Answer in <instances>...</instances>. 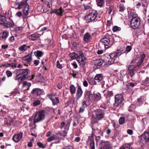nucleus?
<instances>
[{
	"label": "nucleus",
	"instance_id": "nucleus-1",
	"mask_svg": "<svg viewBox=\"0 0 149 149\" xmlns=\"http://www.w3.org/2000/svg\"><path fill=\"white\" fill-rule=\"evenodd\" d=\"M146 55L144 53L140 54V58L141 59L136 63V65H130L128 67V73L130 74L131 78L132 79L134 75V72L139 68L141 64L143 62L144 58H145Z\"/></svg>",
	"mask_w": 149,
	"mask_h": 149
},
{
	"label": "nucleus",
	"instance_id": "nucleus-2",
	"mask_svg": "<svg viewBox=\"0 0 149 149\" xmlns=\"http://www.w3.org/2000/svg\"><path fill=\"white\" fill-rule=\"evenodd\" d=\"M45 111L44 110L40 109L36 113L34 118L33 124L39 122L45 119Z\"/></svg>",
	"mask_w": 149,
	"mask_h": 149
},
{
	"label": "nucleus",
	"instance_id": "nucleus-3",
	"mask_svg": "<svg viewBox=\"0 0 149 149\" xmlns=\"http://www.w3.org/2000/svg\"><path fill=\"white\" fill-rule=\"evenodd\" d=\"M31 95L34 97L39 99L42 95H43L44 93L42 89L40 88H36L32 89L31 91Z\"/></svg>",
	"mask_w": 149,
	"mask_h": 149
},
{
	"label": "nucleus",
	"instance_id": "nucleus-4",
	"mask_svg": "<svg viewBox=\"0 0 149 149\" xmlns=\"http://www.w3.org/2000/svg\"><path fill=\"white\" fill-rule=\"evenodd\" d=\"M141 21L138 17H132L130 21V25L133 29H136L139 27Z\"/></svg>",
	"mask_w": 149,
	"mask_h": 149
},
{
	"label": "nucleus",
	"instance_id": "nucleus-5",
	"mask_svg": "<svg viewBox=\"0 0 149 149\" xmlns=\"http://www.w3.org/2000/svg\"><path fill=\"white\" fill-rule=\"evenodd\" d=\"M95 113L96 118L98 120H102L105 117V113L104 110L101 109H97L94 111Z\"/></svg>",
	"mask_w": 149,
	"mask_h": 149
},
{
	"label": "nucleus",
	"instance_id": "nucleus-6",
	"mask_svg": "<svg viewBox=\"0 0 149 149\" xmlns=\"http://www.w3.org/2000/svg\"><path fill=\"white\" fill-rule=\"evenodd\" d=\"M30 72L29 70L28 69L16 70V75L17 76L21 75V76H23V77H27V75Z\"/></svg>",
	"mask_w": 149,
	"mask_h": 149
},
{
	"label": "nucleus",
	"instance_id": "nucleus-7",
	"mask_svg": "<svg viewBox=\"0 0 149 149\" xmlns=\"http://www.w3.org/2000/svg\"><path fill=\"white\" fill-rule=\"evenodd\" d=\"M115 103L113 104V106L118 107L121 104L123 100V95L121 94H117L115 96Z\"/></svg>",
	"mask_w": 149,
	"mask_h": 149
},
{
	"label": "nucleus",
	"instance_id": "nucleus-8",
	"mask_svg": "<svg viewBox=\"0 0 149 149\" xmlns=\"http://www.w3.org/2000/svg\"><path fill=\"white\" fill-rule=\"evenodd\" d=\"M100 149H111L112 145L109 141L102 140L100 142Z\"/></svg>",
	"mask_w": 149,
	"mask_h": 149
},
{
	"label": "nucleus",
	"instance_id": "nucleus-9",
	"mask_svg": "<svg viewBox=\"0 0 149 149\" xmlns=\"http://www.w3.org/2000/svg\"><path fill=\"white\" fill-rule=\"evenodd\" d=\"M94 135V134L92 132L91 136L88 137V139L86 141L87 144H89L90 149H95V143L93 138Z\"/></svg>",
	"mask_w": 149,
	"mask_h": 149
},
{
	"label": "nucleus",
	"instance_id": "nucleus-10",
	"mask_svg": "<svg viewBox=\"0 0 149 149\" xmlns=\"http://www.w3.org/2000/svg\"><path fill=\"white\" fill-rule=\"evenodd\" d=\"M110 38H102L100 40V42L104 43L105 48L107 49L110 47L113 43L112 41L110 40Z\"/></svg>",
	"mask_w": 149,
	"mask_h": 149
},
{
	"label": "nucleus",
	"instance_id": "nucleus-11",
	"mask_svg": "<svg viewBox=\"0 0 149 149\" xmlns=\"http://www.w3.org/2000/svg\"><path fill=\"white\" fill-rule=\"evenodd\" d=\"M47 96H48V98L52 101L53 105H55L59 103L58 97H56L54 94L51 93L50 94H48L47 95Z\"/></svg>",
	"mask_w": 149,
	"mask_h": 149
},
{
	"label": "nucleus",
	"instance_id": "nucleus-12",
	"mask_svg": "<svg viewBox=\"0 0 149 149\" xmlns=\"http://www.w3.org/2000/svg\"><path fill=\"white\" fill-rule=\"evenodd\" d=\"M97 13L96 11L94 10L92 12L85 17V18L88 20H94L96 18Z\"/></svg>",
	"mask_w": 149,
	"mask_h": 149
},
{
	"label": "nucleus",
	"instance_id": "nucleus-13",
	"mask_svg": "<svg viewBox=\"0 0 149 149\" xmlns=\"http://www.w3.org/2000/svg\"><path fill=\"white\" fill-rule=\"evenodd\" d=\"M22 133L20 132L14 135L12 138V140L16 143L19 142L22 139Z\"/></svg>",
	"mask_w": 149,
	"mask_h": 149
},
{
	"label": "nucleus",
	"instance_id": "nucleus-14",
	"mask_svg": "<svg viewBox=\"0 0 149 149\" xmlns=\"http://www.w3.org/2000/svg\"><path fill=\"white\" fill-rule=\"evenodd\" d=\"M27 0H23L19 3L16 2L15 5V7L16 9H20L26 6L27 4Z\"/></svg>",
	"mask_w": 149,
	"mask_h": 149
},
{
	"label": "nucleus",
	"instance_id": "nucleus-15",
	"mask_svg": "<svg viewBox=\"0 0 149 149\" xmlns=\"http://www.w3.org/2000/svg\"><path fill=\"white\" fill-rule=\"evenodd\" d=\"M103 75L102 73L97 74L94 77V79L95 80L94 84L96 85L97 82H100L103 80Z\"/></svg>",
	"mask_w": 149,
	"mask_h": 149
},
{
	"label": "nucleus",
	"instance_id": "nucleus-16",
	"mask_svg": "<svg viewBox=\"0 0 149 149\" xmlns=\"http://www.w3.org/2000/svg\"><path fill=\"white\" fill-rule=\"evenodd\" d=\"M85 98L87 100L88 102H90L93 96V94H92L91 91H86L84 95Z\"/></svg>",
	"mask_w": 149,
	"mask_h": 149
},
{
	"label": "nucleus",
	"instance_id": "nucleus-17",
	"mask_svg": "<svg viewBox=\"0 0 149 149\" xmlns=\"http://www.w3.org/2000/svg\"><path fill=\"white\" fill-rule=\"evenodd\" d=\"M83 94V91L81 86H78L77 89V93H76V99L77 100L79 99L82 96Z\"/></svg>",
	"mask_w": 149,
	"mask_h": 149
},
{
	"label": "nucleus",
	"instance_id": "nucleus-18",
	"mask_svg": "<svg viewBox=\"0 0 149 149\" xmlns=\"http://www.w3.org/2000/svg\"><path fill=\"white\" fill-rule=\"evenodd\" d=\"M103 61L102 60L97 59L94 61V65L96 67V68L98 69L100 68L103 64Z\"/></svg>",
	"mask_w": 149,
	"mask_h": 149
},
{
	"label": "nucleus",
	"instance_id": "nucleus-19",
	"mask_svg": "<svg viewBox=\"0 0 149 149\" xmlns=\"http://www.w3.org/2000/svg\"><path fill=\"white\" fill-rule=\"evenodd\" d=\"M23 60L28 64H30V61L32 60V54H29L23 57Z\"/></svg>",
	"mask_w": 149,
	"mask_h": 149
},
{
	"label": "nucleus",
	"instance_id": "nucleus-20",
	"mask_svg": "<svg viewBox=\"0 0 149 149\" xmlns=\"http://www.w3.org/2000/svg\"><path fill=\"white\" fill-rule=\"evenodd\" d=\"M141 140H143L145 142L149 140V133L145 132L141 136Z\"/></svg>",
	"mask_w": 149,
	"mask_h": 149
},
{
	"label": "nucleus",
	"instance_id": "nucleus-21",
	"mask_svg": "<svg viewBox=\"0 0 149 149\" xmlns=\"http://www.w3.org/2000/svg\"><path fill=\"white\" fill-rule=\"evenodd\" d=\"M120 55V54H118L116 53H112L109 54L110 58L113 61V62H115V60L118 58V56Z\"/></svg>",
	"mask_w": 149,
	"mask_h": 149
},
{
	"label": "nucleus",
	"instance_id": "nucleus-22",
	"mask_svg": "<svg viewBox=\"0 0 149 149\" xmlns=\"http://www.w3.org/2000/svg\"><path fill=\"white\" fill-rule=\"evenodd\" d=\"M131 143L124 144L119 149H133L131 146Z\"/></svg>",
	"mask_w": 149,
	"mask_h": 149
},
{
	"label": "nucleus",
	"instance_id": "nucleus-23",
	"mask_svg": "<svg viewBox=\"0 0 149 149\" xmlns=\"http://www.w3.org/2000/svg\"><path fill=\"white\" fill-rule=\"evenodd\" d=\"M53 13L61 15L63 13L62 9L61 8H60L58 9H54L51 13L52 14Z\"/></svg>",
	"mask_w": 149,
	"mask_h": 149
},
{
	"label": "nucleus",
	"instance_id": "nucleus-24",
	"mask_svg": "<svg viewBox=\"0 0 149 149\" xmlns=\"http://www.w3.org/2000/svg\"><path fill=\"white\" fill-rule=\"evenodd\" d=\"M19 76L16 75L15 77V80L18 81V82H19L20 83L22 81L26 79L27 78V77H23V76H22L20 77H19Z\"/></svg>",
	"mask_w": 149,
	"mask_h": 149
},
{
	"label": "nucleus",
	"instance_id": "nucleus-25",
	"mask_svg": "<svg viewBox=\"0 0 149 149\" xmlns=\"http://www.w3.org/2000/svg\"><path fill=\"white\" fill-rule=\"evenodd\" d=\"M5 26L7 27H13L14 25V24L12 21H8L6 23H4Z\"/></svg>",
	"mask_w": 149,
	"mask_h": 149
},
{
	"label": "nucleus",
	"instance_id": "nucleus-26",
	"mask_svg": "<svg viewBox=\"0 0 149 149\" xmlns=\"http://www.w3.org/2000/svg\"><path fill=\"white\" fill-rule=\"evenodd\" d=\"M141 84L145 86H148L149 85V78L147 77L145 80L141 81Z\"/></svg>",
	"mask_w": 149,
	"mask_h": 149
},
{
	"label": "nucleus",
	"instance_id": "nucleus-27",
	"mask_svg": "<svg viewBox=\"0 0 149 149\" xmlns=\"http://www.w3.org/2000/svg\"><path fill=\"white\" fill-rule=\"evenodd\" d=\"M141 121L144 124H147L149 122V112L147 113V116L142 119Z\"/></svg>",
	"mask_w": 149,
	"mask_h": 149
},
{
	"label": "nucleus",
	"instance_id": "nucleus-28",
	"mask_svg": "<svg viewBox=\"0 0 149 149\" xmlns=\"http://www.w3.org/2000/svg\"><path fill=\"white\" fill-rule=\"evenodd\" d=\"M136 83H128L126 85V90L129 89L131 88H133L136 85Z\"/></svg>",
	"mask_w": 149,
	"mask_h": 149
},
{
	"label": "nucleus",
	"instance_id": "nucleus-29",
	"mask_svg": "<svg viewBox=\"0 0 149 149\" xmlns=\"http://www.w3.org/2000/svg\"><path fill=\"white\" fill-rule=\"evenodd\" d=\"M125 51H124V49L122 48H120L117 49L116 52H113L114 53H115L118 54H121L123 53H125Z\"/></svg>",
	"mask_w": 149,
	"mask_h": 149
},
{
	"label": "nucleus",
	"instance_id": "nucleus-30",
	"mask_svg": "<svg viewBox=\"0 0 149 149\" xmlns=\"http://www.w3.org/2000/svg\"><path fill=\"white\" fill-rule=\"evenodd\" d=\"M69 88H70V94L73 95L75 93V88L73 85H71L69 87Z\"/></svg>",
	"mask_w": 149,
	"mask_h": 149
},
{
	"label": "nucleus",
	"instance_id": "nucleus-31",
	"mask_svg": "<svg viewBox=\"0 0 149 149\" xmlns=\"http://www.w3.org/2000/svg\"><path fill=\"white\" fill-rule=\"evenodd\" d=\"M97 118H96L95 117L93 116L91 118V125H92V127L94 125L96 124L97 123ZM93 128V127H92Z\"/></svg>",
	"mask_w": 149,
	"mask_h": 149
},
{
	"label": "nucleus",
	"instance_id": "nucleus-32",
	"mask_svg": "<svg viewBox=\"0 0 149 149\" xmlns=\"http://www.w3.org/2000/svg\"><path fill=\"white\" fill-rule=\"evenodd\" d=\"M70 56L72 60L76 58L78 59V58H79L78 54H77L74 52L70 53Z\"/></svg>",
	"mask_w": 149,
	"mask_h": 149
},
{
	"label": "nucleus",
	"instance_id": "nucleus-33",
	"mask_svg": "<svg viewBox=\"0 0 149 149\" xmlns=\"http://www.w3.org/2000/svg\"><path fill=\"white\" fill-rule=\"evenodd\" d=\"M57 139V136L56 135H54L52 136H51L49 137L48 139H47V141L48 142H50L54 140H56Z\"/></svg>",
	"mask_w": 149,
	"mask_h": 149
},
{
	"label": "nucleus",
	"instance_id": "nucleus-34",
	"mask_svg": "<svg viewBox=\"0 0 149 149\" xmlns=\"http://www.w3.org/2000/svg\"><path fill=\"white\" fill-rule=\"evenodd\" d=\"M8 33L7 31L0 33V37H7L8 36Z\"/></svg>",
	"mask_w": 149,
	"mask_h": 149
},
{
	"label": "nucleus",
	"instance_id": "nucleus-35",
	"mask_svg": "<svg viewBox=\"0 0 149 149\" xmlns=\"http://www.w3.org/2000/svg\"><path fill=\"white\" fill-rule=\"evenodd\" d=\"M35 55L38 58L40 57L43 55L42 52L41 51H37L36 52H35Z\"/></svg>",
	"mask_w": 149,
	"mask_h": 149
},
{
	"label": "nucleus",
	"instance_id": "nucleus-36",
	"mask_svg": "<svg viewBox=\"0 0 149 149\" xmlns=\"http://www.w3.org/2000/svg\"><path fill=\"white\" fill-rule=\"evenodd\" d=\"M6 20V17L4 16L0 15V23H4V22Z\"/></svg>",
	"mask_w": 149,
	"mask_h": 149
},
{
	"label": "nucleus",
	"instance_id": "nucleus-37",
	"mask_svg": "<svg viewBox=\"0 0 149 149\" xmlns=\"http://www.w3.org/2000/svg\"><path fill=\"white\" fill-rule=\"evenodd\" d=\"M19 49L20 51H26L27 49L26 45H23L19 47Z\"/></svg>",
	"mask_w": 149,
	"mask_h": 149
},
{
	"label": "nucleus",
	"instance_id": "nucleus-38",
	"mask_svg": "<svg viewBox=\"0 0 149 149\" xmlns=\"http://www.w3.org/2000/svg\"><path fill=\"white\" fill-rule=\"evenodd\" d=\"M104 0H97V6L100 7L102 6L104 3Z\"/></svg>",
	"mask_w": 149,
	"mask_h": 149
},
{
	"label": "nucleus",
	"instance_id": "nucleus-39",
	"mask_svg": "<svg viewBox=\"0 0 149 149\" xmlns=\"http://www.w3.org/2000/svg\"><path fill=\"white\" fill-rule=\"evenodd\" d=\"M113 96V93L111 91H108L106 94V98H110V97Z\"/></svg>",
	"mask_w": 149,
	"mask_h": 149
},
{
	"label": "nucleus",
	"instance_id": "nucleus-40",
	"mask_svg": "<svg viewBox=\"0 0 149 149\" xmlns=\"http://www.w3.org/2000/svg\"><path fill=\"white\" fill-rule=\"evenodd\" d=\"M125 119L124 117H121L119 119V122L120 125L123 124L125 121Z\"/></svg>",
	"mask_w": 149,
	"mask_h": 149
},
{
	"label": "nucleus",
	"instance_id": "nucleus-41",
	"mask_svg": "<svg viewBox=\"0 0 149 149\" xmlns=\"http://www.w3.org/2000/svg\"><path fill=\"white\" fill-rule=\"evenodd\" d=\"M40 104V102L39 100H36L33 102V106L34 107L37 106Z\"/></svg>",
	"mask_w": 149,
	"mask_h": 149
},
{
	"label": "nucleus",
	"instance_id": "nucleus-42",
	"mask_svg": "<svg viewBox=\"0 0 149 149\" xmlns=\"http://www.w3.org/2000/svg\"><path fill=\"white\" fill-rule=\"evenodd\" d=\"M111 123L112 124L113 127L115 129H118L119 127L120 126L118 123H116L114 121L112 122Z\"/></svg>",
	"mask_w": 149,
	"mask_h": 149
},
{
	"label": "nucleus",
	"instance_id": "nucleus-43",
	"mask_svg": "<svg viewBox=\"0 0 149 149\" xmlns=\"http://www.w3.org/2000/svg\"><path fill=\"white\" fill-rule=\"evenodd\" d=\"M78 59H79L78 61L79 63H83L84 62V61L86 60V58L85 57H79Z\"/></svg>",
	"mask_w": 149,
	"mask_h": 149
},
{
	"label": "nucleus",
	"instance_id": "nucleus-44",
	"mask_svg": "<svg viewBox=\"0 0 149 149\" xmlns=\"http://www.w3.org/2000/svg\"><path fill=\"white\" fill-rule=\"evenodd\" d=\"M120 29L121 28L120 27L116 26H114L112 29V30L114 32H116L118 31H120Z\"/></svg>",
	"mask_w": 149,
	"mask_h": 149
},
{
	"label": "nucleus",
	"instance_id": "nucleus-45",
	"mask_svg": "<svg viewBox=\"0 0 149 149\" xmlns=\"http://www.w3.org/2000/svg\"><path fill=\"white\" fill-rule=\"evenodd\" d=\"M37 145L40 148H42V149H43L44 148H45V146L43 145V144L41 142H38L37 143Z\"/></svg>",
	"mask_w": 149,
	"mask_h": 149
},
{
	"label": "nucleus",
	"instance_id": "nucleus-46",
	"mask_svg": "<svg viewBox=\"0 0 149 149\" xmlns=\"http://www.w3.org/2000/svg\"><path fill=\"white\" fill-rule=\"evenodd\" d=\"M56 67L57 68H59L60 69H62L63 67L62 65L58 61H57L56 62Z\"/></svg>",
	"mask_w": 149,
	"mask_h": 149
},
{
	"label": "nucleus",
	"instance_id": "nucleus-47",
	"mask_svg": "<svg viewBox=\"0 0 149 149\" xmlns=\"http://www.w3.org/2000/svg\"><path fill=\"white\" fill-rule=\"evenodd\" d=\"M6 74L7 76L8 77H10L12 76L13 73L10 71L8 70H7L6 72Z\"/></svg>",
	"mask_w": 149,
	"mask_h": 149
},
{
	"label": "nucleus",
	"instance_id": "nucleus-48",
	"mask_svg": "<svg viewBox=\"0 0 149 149\" xmlns=\"http://www.w3.org/2000/svg\"><path fill=\"white\" fill-rule=\"evenodd\" d=\"M78 73L77 71H72V73L70 74H71L73 77L75 78L76 75L78 74Z\"/></svg>",
	"mask_w": 149,
	"mask_h": 149
},
{
	"label": "nucleus",
	"instance_id": "nucleus-49",
	"mask_svg": "<svg viewBox=\"0 0 149 149\" xmlns=\"http://www.w3.org/2000/svg\"><path fill=\"white\" fill-rule=\"evenodd\" d=\"M78 55L79 57H85V56H84L83 52L81 51L78 52Z\"/></svg>",
	"mask_w": 149,
	"mask_h": 149
},
{
	"label": "nucleus",
	"instance_id": "nucleus-50",
	"mask_svg": "<svg viewBox=\"0 0 149 149\" xmlns=\"http://www.w3.org/2000/svg\"><path fill=\"white\" fill-rule=\"evenodd\" d=\"M23 86H24L26 85L29 87L31 86V84L30 83H28L26 81H24L23 82Z\"/></svg>",
	"mask_w": 149,
	"mask_h": 149
},
{
	"label": "nucleus",
	"instance_id": "nucleus-51",
	"mask_svg": "<svg viewBox=\"0 0 149 149\" xmlns=\"http://www.w3.org/2000/svg\"><path fill=\"white\" fill-rule=\"evenodd\" d=\"M88 105H87L86 104V100H84L83 102L82 103V107H84L86 108Z\"/></svg>",
	"mask_w": 149,
	"mask_h": 149
},
{
	"label": "nucleus",
	"instance_id": "nucleus-52",
	"mask_svg": "<svg viewBox=\"0 0 149 149\" xmlns=\"http://www.w3.org/2000/svg\"><path fill=\"white\" fill-rule=\"evenodd\" d=\"M90 38H84V43H86L89 42Z\"/></svg>",
	"mask_w": 149,
	"mask_h": 149
},
{
	"label": "nucleus",
	"instance_id": "nucleus-53",
	"mask_svg": "<svg viewBox=\"0 0 149 149\" xmlns=\"http://www.w3.org/2000/svg\"><path fill=\"white\" fill-rule=\"evenodd\" d=\"M96 138H95V140H96V144L97 145L98 144V141L100 140V136H96Z\"/></svg>",
	"mask_w": 149,
	"mask_h": 149
},
{
	"label": "nucleus",
	"instance_id": "nucleus-54",
	"mask_svg": "<svg viewBox=\"0 0 149 149\" xmlns=\"http://www.w3.org/2000/svg\"><path fill=\"white\" fill-rule=\"evenodd\" d=\"M86 108V107H81L80 108L79 110V113H83L85 110V109Z\"/></svg>",
	"mask_w": 149,
	"mask_h": 149
},
{
	"label": "nucleus",
	"instance_id": "nucleus-55",
	"mask_svg": "<svg viewBox=\"0 0 149 149\" xmlns=\"http://www.w3.org/2000/svg\"><path fill=\"white\" fill-rule=\"evenodd\" d=\"M94 97H95V98L97 99H100V94L99 93L96 94V95H94Z\"/></svg>",
	"mask_w": 149,
	"mask_h": 149
},
{
	"label": "nucleus",
	"instance_id": "nucleus-56",
	"mask_svg": "<svg viewBox=\"0 0 149 149\" xmlns=\"http://www.w3.org/2000/svg\"><path fill=\"white\" fill-rule=\"evenodd\" d=\"M127 133L128 134H129L132 135L133 133V130L131 129H128L127 130Z\"/></svg>",
	"mask_w": 149,
	"mask_h": 149
},
{
	"label": "nucleus",
	"instance_id": "nucleus-57",
	"mask_svg": "<svg viewBox=\"0 0 149 149\" xmlns=\"http://www.w3.org/2000/svg\"><path fill=\"white\" fill-rule=\"evenodd\" d=\"M42 8H43V11L44 12H47V11H48V10H49V9H48V8L47 7H46L45 6H43Z\"/></svg>",
	"mask_w": 149,
	"mask_h": 149
},
{
	"label": "nucleus",
	"instance_id": "nucleus-58",
	"mask_svg": "<svg viewBox=\"0 0 149 149\" xmlns=\"http://www.w3.org/2000/svg\"><path fill=\"white\" fill-rule=\"evenodd\" d=\"M131 47L130 46H127V47H126V51H127V52H129L131 51Z\"/></svg>",
	"mask_w": 149,
	"mask_h": 149
},
{
	"label": "nucleus",
	"instance_id": "nucleus-59",
	"mask_svg": "<svg viewBox=\"0 0 149 149\" xmlns=\"http://www.w3.org/2000/svg\"><path fill=\"white\" fill-rule=\"evenodd\" d=\"M113 8V7L112 6H110L109 8V11L108 12L109 14H110L111 13Z\"/></svg>",
	"mask_w": 149,
	"mask_h": 149
},
{
	"label": "nucleus",
	"instance_id": "nucleus-60",
	"mask_svg": "<svg viewBox=\"0 0 149 149\" xmlns=\"http://www.w3.org/2000/svg\"><path fill=\"white\" fill-rule=\"evenodd\" d=\"M11 65V63H5L3 65V66L5 67H10Z\"/></svg>",
	"mask_w": 149,
	"mask_h": 149
},
{
	"label": "nucleus",
	"instance_id": "nucleus-61",
	"mask_svg": "<svg viewBox=\"0 0 149 149\" xmlns=\"http://www.w3.org/2000/svg\"><path fill=\"white\" fill-rule=\"evenodd\" d=\"M62 87V84L61 83H58L57 85V88L59 89H61Z\"/></svg>",
	"mask_w": 149,
	"mask_h": 149
},
{
	"label": "nucleus",
	"instance_id": "nucleus-62",
	"mask_svg": "<svg viewBox=\"0 0 149 149\" xmlns=\"http://www.w3.org/2000/svg\"><path fill=\"white\" fill-rule=\"evenodd\" d=\"M39 63V61L38 60H35L34 61V64L36 66H37L38 65Z\"/></svg>",
	"mask_w": 149,
	"mask_h": 149
},
{
	"label": "nucleus",
	"instance_id": "nucleus-63",
	"mask_svg": "<svg viewBox=\"0 0 149 149\" xmlns=\"http://www.w3.org/2000/svg\"><path fill=\"white\" fill-rule=\"evenodd\" d=\"M62 149H72V148L71 146H65Z\"/></svg>",
	"mask_w": 149,
	"mask_h": 149
},
{
	"label": "nucleus",
	"instance_id": "nucleus-64",
	"mask_svg": "<svg viewBox=\"0 0 149 149\" xmlns=\"http://www.w3.org/2000/svg\"><path fill=\"white\" fill-rule=\"evenodd\" d=\"M29 5L27 4L26 6H25L24 10H26L29 11Z\"/></svg>",
	"mask_w": 149,
	"mask_h": 149
}]
</instances>
